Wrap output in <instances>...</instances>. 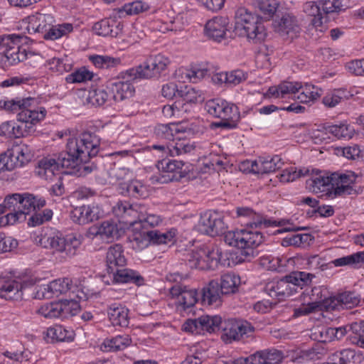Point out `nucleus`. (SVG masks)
Segmentation results:
<instances>
[{"label":"nucleus","mask_w":364,"mask_h":364,"mask_svg":"<svg viewBox=\"0 0 364 364\" xmlns=\"http://www.w3.org/2000/svg\"><path fill=\"white\" fill-rule=\"evenodd\" d=\"M100 139L90 132L82 133L79 138H69L66 150L52 157L39 161L36 173L46 178L54 174L59 168L74 169L79 162H88L99 152Z\"/></svg>","instance_id":"nucleus-1"},{"label":"nucleus","mask_w":364,"mask_h":364,"mask_svg":"<svg viewBox=\"0 0 364 364\" xmlns=\"http://www.w3.org/2000/svg\"><path fill=\"white\" fill-rule=\"evenodd\" d=\"M234 33L236 36L246 37L249 41L258 43L263 41L267 32L259 16L252 14L245 7L235 11Z\"/></svg>","instance_id":"nucleus-2"},{"label":"nucleus","mask_w":364,"mask_h":364,"mask_svg":"<svg viewBox=\"0 0 364 364\" xmlns=\"http://www.w3.org/2000/svg\"><path fill=\"white\" fill-rule=\"evenodd\" d=\"M315 275L305 272H293L278 281L267 283L264 287L265 292L272 298L279 301L284 300L296 291V288L311 284Z\"/></svg>","instance_id":"nucleus-3"},{"label":"nucleus","mask_w":364,"mask_h":364,"mask_svg":"<svg viewBox=\"0 0 364 364\" xmlns=\"http://www.w3.org/2000/svg\"><path fill=\"white\" fill-rule=\"evenodd\" d=\"M35 101L33 97H16L7 101L1 100L0 107L12 112H19L17 119L21 123L26 124V134H28L34 131L33 125L43 120L46 115V110L43 107H41L40 110L28 108Z\"/></svg>","instance_id":"nucleus-4"},{"label":"nucleus","mask_w":364,"mask_h":364,"mask_svg":"<svg viewBox=\"0 0 364 364\" xmlns=\"http://www.w3.org/2000/svg\"><path fill=\"white\" fill-rule=\"evenodd\" d=\"M23 38L16 34L0 36V67L4 68L26 59V50H20Z\"/></svg>","instance_id":"nucleus-5"},{"label":"nucleus","mask_w":364,"mask_h":364,"mask_svg":"<svg viewBox=\"0 0 364 364\" xmlns=\"http://www.w3.org/2000/svg\"><path fill=\"white\" fill-rule=\"evenodd\" d=\"M169 63L168 58L164 55H151L143 64L130 69L128 74L133 80L159 77Z\"/></svg>","instance_id":"nucleus-6"},{"label":"nucleus","mask_w":364,"mask_h":364,"mask_svg":"<svg viewBox=\"0 0 364 364\" xmlns=\"http://www.w3.org/2000/svg\"><path fill=\"white\" fill-rule=\"evenodd\" d=\"M223 218L218 212L207 211L201 214L196 226L197 231L210 237L222 235L227 229Z\"/></svg>","instance_id":"nucleus-7"},{"label":"nucleus","mask_w":364,"mask_h":364,"mask_svg":"<svg viewBox=\"0 0 364 364\" xmlns=\"http://www.w3.org/2000/svg\"><path fill=\"white\" fill-rule=\"evenodd\" d=\"M205 109L209 114L220 119L240 118L237 107L223 100H210L205 103Z\"/></svg>","instance_id":"nucleus-8"},{"label":"nucleus","mask_w":364,"mask_h":364,"mask_svg":"<svg viewBox=\"0 0 364 364\" xmlns=\"http://www.w3.org/2000/svg\"><path fill=\"white\" fill-rule=\"evenodd\" d=\"M230 21L225 16H215L207 21L205 33L210 39L220 42L227 38L230 31Z\"/></svg>","instance_id":"nucleus-9"},{"label":"nucleus","mask_w":364,"mask_h":364,"mask_svg":"<svg viewBox=\"0 0 364 364\" xmlns=\"http://www.w3.org/2000/svg\"><path fill=\"white\" fill-rule=\"evenodd\" d=\"M340 302L337 296L320 297L319 301H311L307 305H303L295 309L294 314L296 316L307 315L316 310L333 311L340 309Z\"/></svg>","instance_id":"nucleus-10"},{"label":"nucleus","mask_w":364,"mask_h":364,"mask_svg":"<svg viewBox=\"0 0 364 364\" xmlns=\"http://www.w3.org/2000/svg\"><path fill=\"white\" fill-rule=\"evenodd\" d=\"M274 31L280 36L293 39L299 33L301 28L296 18L291 14H284L273 22Z\"/></svg>","instance_id":"nucleus-11"},{"label":"nucleus","mask_w":364,"mask_h":364,"mask_svg":"<svg viewBox=\"0 0 364 364\" xmlns=\"http://www.w3.org/2000/svg\"><path fill=\"white\" fill-rule=\"evenodd\" d=\"M20 200L17 212L8 213L6 215V223L14 225L16 222H21L26 220V215L33 210L36 203V197L30 193H25L20 194Z\"/></svg>","instance_id":"nucleus-12"},{"label":"nucleus","mask_w":364,"mask_h":364,"mask_svg":"<svg viewBox=\"0 0 364 364\" xmlns=\"http://www.w3.org/2000/svg\"><path fill=\"white\" fill-rule=\"evenodd\" d=\"M332 190L329 192L330 196H346L355 194V190L353 188L354 179L348 174L332 173Z\"/></svg>","instance_id":"nucleus-13"},{"label":"nucleus","mask_w":364,"mask_h":364,"mask_svg":"<svg viewBox=\"0 0 364 364\" xmlns=\"http://www.w3.org/2000/svg\"><path fill=\"white\" fill-rule=\"evenodd\" d=\"M72 282L68 278L55 279L37 291L36 298L50 299L65 294L70 289Z\"/></svg>","instance_id":"nucleus-14"},{"label":"nucleus","mask_w":364,"mask_h":364,"mask_svg":"<svg viewBox=\"0 0 364 364\" xmlns=\"http://www.w3.org/2000/svg\"><path fill=\"white\" fill-rule=\"evenodd\" d=\"M172 297L177 298L178 304L184 310L193 306L198 301V293L196 289L186 286L176 284L170 288Z\"/></svg>","instance_id":"nucleus-15"},{"label":"nucleus","mask_w":364,"mask_h":364,"mask_svg":"<svg viewBox=\"0 0 364 364\" xmlns=\"http://www.w3.org/2000/svg\"><path fill=\"white\" fill-rule=\"evenodd\" d=\"M153 148L168 152L171 156H178L191 152L195 146L188 139H173L166 145H154Z\"/></svg>","instance_id":"nucleus-16"},{"label":"nucleus","mask_w":364,"mask_h":364,"mask_svg":"<svg viewBox=\"0 0 364 364\" xmlns=\"http://www.w3.org/2000/svg\"><path fill=\"white\" fill-rule=\"evenodd\" d=\"M283 162L279 156L269 157H259L251 163L250 172L258 174H266L274 172L282 168Z\"/></svg>","instance_id":"nucleus-17"},{"label":"nucleus","mask_w":364,"mask_h":364,"mask_svg":"<svg viewBox=\"0 0 364 364\" xmlns=\"http://www.w3.org/2000/svg\"><path fill=\"white\" fill-rule=\"evenodd\" d=\"M311 178L306 181V186L314 193H319L328 191V194L332 190V174L327 176L322 173L320 171H316L314 173V170L312 169Z\"/></svg>","instance_id":"nucleus-18"},{"label":"nucleus","mask_w":364,"mask_h":364,"mask_svg":"<svg viewBox=\"0 0 364 364\" xmlns=\"http://www.w3.org/2000/svg\"><path fill=\"white\" fill-rule=\"evenodd\" d=\"M127 262L124 255V250L121 245L116 244L110 246L106 255L107 270L109 274L116 269L123 267Z\"/></svg>","instance_id":"nucleus-19"},{"label":"nucleus","mask_w":364,"mask_h":364,"mask_svg":"<svg viewBox=\"0 0 364 364\" xmlns=\"http://www.w3.org/2000/svg\"><path fill=\"white\" fill-rule=\"evenodd\" d=\"M284 358L282 351L275 348L258 350L250 355L251 364H279Z\"/></svg>","instance_id":"nucleus-20"},{"label":"nucleus","mask_w":364,"mask_h":364,"mask_svg":"<svg viewBox=\"0 0 364 364\" xmlns=\"http://www.w3.org/2000/svg\"><path fill=\"white\" fill-rule=\"evenodd\" d=\"M71 220L79 225H85L99 218L97 208L90 205L76 207L70 213Z\"/></svg>","instance_id":"nucleus-21"},{"label":"nucleus","mask_w":364,"mask_h":364,"mask_svg":"<svg viewBox=\"0 0 364 364\" xmlns=\"http://www.w3.org/2000/svg\"><path fill=\"white\" fill-rule=\"evenodd\" d=\"M242 249L241 254L247 257H254L255 248L263 242L262 234L259 231L243 230Z\"/></svg>","instance_id":"nucleus-22"},{"label":"nucleus","mask_w":364,"mask_h":364,"mask_svg":"<svg viewBox=\"0 0 364 364\" xmlns=\"http://www.w3.org/2000/svg\"><path fill=\"white\" fill-rule=\"evenodd\" d=\"M122 27L120 23L105 18L96 22L92 26V30L98 36L117 37L122 33Z\"/></svg>","instance_id":"nucleus-23"},{"label":"nucleus","mask_w":364,"mask_h":364,"mask_svg":"<svg viewBox=\"0 0 364 364\" xmlns=\"http://www.w3.org/2000/svg\"><path fill=\"white\" fill-rule=\"evenodd\" d=\"M107 90L112 92V99L115 101H122L132 97L135 92L134 87L129 81H117L110 82L107 86Z\"/></svg>","instance_id":"nucleus-24"},{"label":"nucleus","mask_w":364,"mask_h":364,"mask_svg":"<svg viewBox=\"0 0 364 364\" xmlns=\"http://www.w3.org/2000/svg\"><path fill=\"white\" fill-rule=\"evenodd\" d=\"M23 284L15 279H4L0 284V296L5 299H21Z\"/></svg>","instance_id":"nucleus-25"},{"label":"nucleus","mask_w":364,"mask_h":364,"mask_svg":"<svg viewBox=\"0 0 364 364\" xmlns=\"http://www.w3.org/2000/svg\"><path fill=\"white\" fill-rule=\"evenodd\" d=\"M27 30L29 33H45L52 23V17L48 14L36 13L28 17Z\"/></svg>","instance_id":"nucleus-26"},{"label":"nucleus","mask_w":364,"mask_h":364,"mask_svg":"<svg viewBox=\"0 0 364 364\" xmlns=\"http://www.w3.org/2000/svg\"><path fill=\"white\" fill-rule=\"evenodd\" d=\"M112 275L113 283H133L136 286L144 284V278L136 271L129 269H117L114 272L110 273Z\"/></svg>","instance_id":"nucleus-27"},{"label":"nucleus","mask_w":364,"mask_h":364,"mask_svg":"<svg viewBox=\"0 0 364 364\" xmlns=\"http://www.w3.org/2000/svg\"><path fill=\"white\" fill-rule=\"evenodd\" d=\"M128 309L120 304H113L107 309L109 319L113 326L127 327L129 325Z\"/></svg>","instance_id":"nucleus-28"},{"label":"nucleus","mask_w":364,"mask_h":364,"mask_svg":"<svg viewBox=\"0 0 364 364\" xmlns=\"http://www.w3.org/2000/svg\"><path fill=\"white\" fill-rule=\"evenodd\" d=\"M219 283L215 280H211L202 291V301L208 305H218L221 302V296Z\"/></svg>","instance_id":"nucleus-29"},{"label":"nucleus","mask_w":364,"mask_h":364,"mask_svg":"<svg viewBox=\"0 0 364 364\" xmlns=\"http://www.w3.org/2000/svg\"><path fill=\"white\" fill-rule=\"evenodd\" d=\"M240 277L234 273H227L221 276L219 287L223 295L233 294L238 291Z\"/></svg>","instance_id":"nucleus-30"},{"label":"nucleus","mask_w":364,"mask_h":364,"mask_svg":"<svg viewBox=\"0 0 364 364\" xmlns=\"http://www.w3.org/2000/svg\"><path fill=\"white\" fill-rule=\"evenodd\" d=\"M185 163L183 161L171 160L166 163V171L157 178V181L161 183H166L175 180H178V178L176 176L174 173H181V170L184 166Z\"/></svg>","instance_id":"nucleus-31"},{"label":"nucleus","mask_w":364,"mask_h":364,"mask_svg":"<svg viewBox=\"0 0 364 364\" xmlns=\"http://www.w3.org/2000/svg\"><path fill=\"white\" fill-rule=\"evenodd\" d=\"M353 95L346 89H335L326 93L323 97L322 102L326 107H334L342 100H348Z\"/></svg>","instance_id":"nucleus-32"},{"label":"nucleus","mask_w":364,"mask_h":364,"mask_svg":"<svg viewBox=\"0 0 364 364\" xmlns=\"http://www.w3.org/2000/svg\"><path fill=\"white\" fill-rule=\"evenodd\" d=\"M112 99V92L107 89H93L90 90L86 98L87 102L93 106H102Z\"/></svg>","instance_id":"nucleus-33"},{"label":"nucleus","mask_w":364,"mask_h":364,"mask_svg":"<svg viewBox=\"0 0 364 364\" xmlns=\"http://www.w3.org/2000/svg\"><path fill=\"white\" fill-rule=\"evenodd\" d=\"M205 255L202 248L188 251L183 255V261L191 269H205V260L203 256Z\"/></svg>","instance_id":"nucleus-34"},{"label":"nucleus","mask_w":364,"mask_h":364,"mask_svg":"<svg viewBox=\"0 0 364 364\" xmlns=\"http://www.w3.org/2000/svg\"><path fill=\"white\" fill-rule=\"evenodd\" d=\"M132 340L129 335L117 336L104 341L102 346L105 351H118L130 346Z\"/></svg>","instance_id":"nucleus-35"},{"label":"nucleus","mask_w":364,"mask_h":364,"mask_svg":"<svg viewBox=\"0 0 364 364\" xmlns=\"http://www.w3.org/2000/svg\"><path fill=\"white\" fill-rule=\"evenodd\" d=\"M120 187L126 193L134 198H146L148 196L146 187L139 181H132L127 183H120Z\"/></svg>","instance_id":"nucleus-36"},{"label":"nucleus","mask_w":364,"mask_h":364,"mask_svg":"<svg viewBox=\"0 0 364 364\" xmlns=\"http://www.w3.org/2000/svg\"><path fill=\"white\" fill-rule=\"evenodd\" d=\"M178 98L181 106H183L184 102L197 103L203 100L200 91L190 86H185L180 89Z\"/></svg>","instance_id":"nucleus-37"},{"label":"nucleus","mask_w":364,"mask_h":364,"mask_svg":"<svg viewBox=\"0 0 364 364\" xmlns=\"http://www.w3.org/2000/svg\"><path fill=\"white\" fill-rule=\"evenodd\" d=\"M39 243L44 248H50L55 252L63 253L65 249V237L44 235L40 239Z\"/></svg>","instance_id":"nucleus-38"},{"label":"nucleus","mask_w":364,"mask_h":364,"mask_svg":"<svg viewBox=\"0 0 364 364\" xmlns=\"http://www.w3.org/2000/svg\"><path fill=\"white\" fill-rule=\"evenodd\" d=\"M89 59L96 68L102 69L113 68L121 64L119 58L108 55H90Z\"/></svg>","instance_id":"nucleus-39"},{"label":"nucleus","mask_w":364,"mask_h":364,"mask_svg":"<svg viewBox=\"0 0 364 364\" xmlns=\"http://www.w3.org/2000/svg\"><path fill=\"white\" fill-rule=\"evenodd\" d=\"M199 327L200 331H206L208 333L215 332L219 329L222 322V318L219 316L204 315L198 317Z\"/></svg>","instance_id":"nucleus-40"},{"label":"nucleus","mask_w":364,"mask_h":364,"mask_svg":"<svg viewBox=\"0 0 364 364\" xmlns=\"http://www.w3.org/2000/svg\"><path fill=\"white\" fill-rule=\"evenodd\" d=\"M161 235V232L157 230H143L139 236H134L133 238V241H135L138 245V248H144L148 245L149 242H153L154 244H158V240H159V236Z\"/></svg>","instance_id":"nucleus-41"},{"label":"nucleus","mask_w":364,"mask_h":364,"mask_svg":"<svg viewBox=\"0 0 364 364\" xmlns=\"http://www.w3.org/2000/svg\"><path fill=\"white\" fill-rule=\"evenodd\" d=\"M95 232H92L95 235H100L102 239L114 238L118 234L117 225L109 220L104 221L100 226L93 228Z\"/></svg>","instance_id":"nucleus-42"},{"label":"nucleus","mask_w":364,"mask_h":364,"mask_svg":"<svg viewBox=\"0 0 364 364\" xmlns=\"http://www.w3.org/2000/svg\"><path fill=\"white\" fill-rule=\"evenodd\" d=\"M323 129L326 133H330L338 139H351L354 132V130L346 124L328 125L325 126Z\"/></svg>","instance_id":"nucleus-43"},{"label":"nucleus","mask_w":364,"mask_h":364,"mask_svg":"<svg viewBox=\"0 0 364 364\" xmlns=\"http://www.w3.org/2000/svg\"><path fill=\"white\" fill-rule=\"evenodd\" d=\"M202 249L205 253L203 256V260H205V269H214L218 267L222 253L218 247H212L211 249L205 247Z\"/></svg>","instance_id":"nucleus-44"},{"label":"nucleus","mask_w":364,"mask_h":364,"mask_svg":"<svg viewBox=\"0 0 364 364\" xmlns=\"http://www.w3.org/2000/svg\"><path fill=\"white\" fill-rule=\"evenodd\" d=\"M304 11L309 16L313 17L311 19V24L315 27L318 28L323 24V17L321 13L320 4L318 5L314 1L306 2L304 6Z\"/></svg>","instance_id":"nucleus-45"},{"label":"nucleus","mask_w":364,"mask_h":364,"mask_svg":"<svg viewBox=\"0 0 364 364\" xmlns=\"http://www.w3.org/2000/svg\"><path fill=\"white\" fill-rule=\"evenodd\" d=\"M73 31L70 23H64L58 26H50L44 33L43 38L46 40H56Z\"/></svg>","instance_id":"nucleus-46"},{"label":"nucleus","mask_w":364,"mask_h":364,"mask_svg":"<svg viewBox=\"0 0 364 364\" xmlns=\"http://www.w3.org/2000/svg\"><path fill=\"white\" fill-rule=\"evenodd\" d=\"M59 309H61L60 318H68L76 315L80 311V304L75 300H62L59 301Z\"/></svg>","instance_id":"nucleus-47"},{"label":"nucleus","mask_w":364,"mask_h":364,"mask_svg":"<svg viewBox=\"0 0 364 364\" xmlns=\"http://www.w3.org/2000/svg\"><path fill=\"white\" fill-rule=\"evenodd\" d=\"M82 244V237L76 235H68L65 237V249L63 252L67 257H71L76 255L77 249Z\"/></svg>","instance_id":"nucleus-48"},{"label":"nucleus","mask_w":364,"mask_h":364,"mask_svg":"<svg viewBox=\"0 0 364 364\" xmlns=\"http://www.w3.org/2000/svg\"><path fill=\"white\" fill-rule=\"evenodd\" d=\"M253 4L265 17L269 18L273 16L279 6L277 0H254Z\"/></svg>","instance_id":"nucleus-49"},{"label":"nucleus","mask_w":364,"mask_h":364,"mask_svg":"<svg viewBox=\"0 0 364 364\" xmlns=\"http://www.w3.org/2000/svg\"><path fill=\"white\" fill-rule=\"evenodd\" d=\"M10 156L13 158L14 161L16 163V167H21L26 162L30 160L31 152L28 146L23 144L14 148Z\"/></svg>","instance_id":"nucleus-50"},{"label":"nucleus","mask_w":364,"mask_h":364,"mask_svg":"<svg viewBox=\"0 0 364 364\" xmlns=\"http://www.w3.org/2000/svg\"><path fill=\"white\" fill-rule=\"evenodd\" d=\"M364 262V252H358L350 255L336 259L331 262L335 267L353 265Z\"/></svg>","instance_id":"nucleus-51"},{"label":"nucleus","mask_w":364,"mask_h":364,"mask_svg":"<svg viewBox=\"0 0 364 364\" xmlns=\"http://www.w3.org/2000/svg\"><path fill=\"white\" fill-rule=\"evenodd\" d=\"M250 220L247 223V226H250L251 228H259L262 225L266 227L269 226H282L286 224L284 220L276 221L268 219H263L262 217L255 213L251 217L249 218Z\"/></svg>","instance_id":"nucleus-52"},{"label":"nucleus","mask_w":364,"mask_h":364,"mask_svg":"<svg viewBox=\"0 0 364 364\" xmlns=\"http://www.w3.org/2000/svg\"><path fill=\"white\" fill-rule=\"evenodd\" d=\"M302 85L298 82H283L279 84L281 98L287 97L295 98L296 93L299 92Z\"/></svg>","instance_id":"nucleus-53"},{"label":"nucleus","mask_w":364,"mask_h":364,"mask_svg":"<svg viewBox=\"0 0 364 364\" xmlns=\"http://www.w3.org/2000/svg\"><path fill=\"white\" fill-rule=\"evenodd\" d=\"M309 169L308 168H299L298 171L294 167L284 169L282 173L279 176V179L282 182L294 181L296 178L309 174Z\"/></svg>","instance_id":"nucleus-54"},{"label":"nucleus","mask_w":364,"mask_h":364,"mask_svg":"<svg viewBox=\"0 0 364 364\" xmlns=\"http://www.w3.org/2000/svg\"><path fill=\"white\" fill-rule=\"evenodd\" d=\"M47 335L56 341H70L73 339V333L68 331L61 326L48 328Z\"/></svg>","instance_id":"nucleus-55"},{"label":"nucleus","mask_w":364,"mask_h":364,"mask_svg":"<svg viewBox=\"0 0 364 364\" xmlns=\"http://www.w3.org/2000/svg\"><path fill=\"white\" fill-rule=\"evenodd\" d=\"M61 309H59L58 302H51L42 305L37 311V313L46 318H60Z\"/></svg>","instance_id":"nucleus-56"},{"label":"nucleus","mask_w":364,"mask_h":364,"mask_svg":"<svg viewBox=\"0 0 364 364\" xmlns=\"http://www.w3.org/2000/svg\"><path fill=\"white\" fill-rule=\"evenodd\" d=\"M222 235H224V241L226 244L239 249H242V237H243V230L228 232H226L225 230Z\"/></svg>","instance_id":"nucleus-57"},{"label":"nucleus","mask_w":364,"mask_h":364,"mask_svg":"<svg viewBox=\"0 0 364 364\" xmlns=\"http://www.w3.org/2000/svg\"><path fill=\"white\" fill-rule=\"evenodd\" d=\"M93 77V73L86 70L81 68L71 74L68 75L65 80L68 83L82 82L87 80H91Z\"/></svg>","instance_id":"nucleus-58"},{"label":"nucleus","mask_w":364,"mask_h":364,"mask_svg":"<svg viewBox=\"0 0 364 364\" xmlns=\"http://www.w3.org/2000/svg\"><path fill=\"white\" fill-rule=\"evenodd\" d=\"M341 309H351L359 303V299L354 292L348 291L338 295Z\"/></svg>","instance_id":"nucleus-59"},{"label":"nucleus","mask_w":364,"mask_h":364,"mask_svg":"<svg viewBox=\"0 0 364 364\" xmlns=\"http://www.w3.org/2000/svg\"><path fill=\"white\" fill-rule=\"evenodd\" d=\"M173 132H176L175 124H159L155 128V134L158 138L165 139L171 141L173 138Z\"/></svg>","instance_id":"nucleus-60"},{"label":"nucleus","mask_w":364,"mask_h":364,"mask_svg":"<svg viewBox=\"0 0 364 364\" xmlns=\"http://www.w3.org/2000/svg\"><path fill=\"white\" fill-rule=\"evenodd\" d=\"M148 9L149 6L146 4L141 1H136L124 4V6L119 9V12H125L128 15H135L146 11Z\"/></svg>","instance_id":"nucleus-61"},{"label":"nucleus","mask_w":364,"mask_h":364,"mask_svg":"<svg viewBox=\"0 0 364 364\" xmlns=\"http://www.w3.org/2000/svg\"><path fill=\"white\" fill-rule=\"evenodd\" d=\"M349 329L355 334L350 338L351 342L364 348V326L360 323H353L350 325Z\"/></svg>","instance_id":"nucleus-62"},{"label":"nucleus","mask_w":364,"mask_h":364,"mask_svg":"<svg viewBox=\"0 0 364 364\" xmlns=\"http://www.w3.org/2000/svg\"><path fill=\"white\" fill-rule=\"evenodd\" d=\"M19 201H21L19 193H14L6 196L4 199V203L1 204L3 213L6 210H9V213L17 212V210H19L20 208L18 207Z\"/></svg>","instance_id":"nucleus-63"},{"label":"nucleus","mask_w":364,"mask_h":364,"mask_svg":"<svg viewBox=\"0 0 364 364\" xmlns=\"http://www.w3.org/2000/svg\"><path fill=\"white\" fill-rule=\"evenodd\" d=\"M354 356V353L350 350H343L333 355V363L327 364H350V359Z\"/></svg>","instance_id":"nucleus-64"}]
</instances>
